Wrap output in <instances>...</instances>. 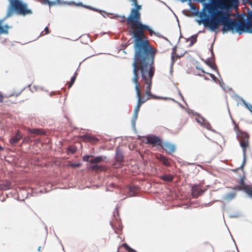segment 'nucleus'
Listing matches in <instances>:
<instances>
[{"label": "nucleus", "mask_w": 252, "mask_h": 252, "mask_svg": "<svg viewBox=\"0 0 252 252\" xmlns=\"http://www.w3.org/2000/svg\"><path fill=\"white\" fill-rule=\"evenodd\" d=\"M134 30L131 34L134 38L135 54L132 63L133 69L140 70L142 81L148 84L147 94H149V88L153 78L155 67L154 65L155 58L157 50L151 46L145 31H148L152 36L154 32L148 26L141 22L135 25Z\"/></svg>", "instance_id": "obj_1"}, {"label": "nucleus", "mask_w": 252, "mask_h": 252, "mask_svg": "<svg viewBox=\"0 0 252 252\" xmlns=\"http://www.w3.org/2000/svg\"><path fill=\"white\" fill-rule=\"evenodd\" d=\"M208 10L209 13L212 14L211 18H206L208 17L206 12H201L199 16L201 19L198 21L199 25L202 24L205 27H208L211 31L215 32L219 28V26L221 25L223 26L222 32L223 34L229 31L233 32L235 29L236 32H239V34L245 30L247 31V23L238 22L236 20L230 19L228 12L217 10L211 5H209Z\"/></svg>", "instance_id": "obj_2"}, {"label": "nucleus", "mask_w": 252, "mask_h": 252, "mask_svg": "<svg viewBox=\"0 0 252 252\" xmlns=\"http://www.w3.org/2000/svg\"><path fill=\"white\" fill-rule=\"evenodd\" d=\"M140 73V70L136 69V68L133 69V76L131 79V81L135 84V90L136 91V96L138 98L137 104L134 109V114L132 119V121L134 123H135V121L137 120L138 118V113L140 111V109L142 104L145 102L147 100L150 99V97L152 96V94L151 92L152 82L151 83V85L150 86L149 88L150 93L149 94H147L148 84L145 83L144 81H142V78H141V83L142 86H143L144 87L145 86L146 87L145 94L146 95H147V97H145L142 96L140 84L138 81L139 79ZM141 78H142V76ZM152 80V79H151V80Z\"/></svg>", "instance_id": "obj_3"}, {"label": "nucleus", "mask_w": 252, "mask_h": 252, "mask_svg": "<svg viewBox=\"0 0 252 252\" xmlns=\"http://www.w3.org/2000/svg\"><path fill=\"white\" fill-rule=\"evenodd\" d=\"M10 4L7 12V17L11 16L15 11L19 14L26 15L31 14L32 11L27 8L26 4L24 3L20 0H10Z\"/></svg>", "instance_id": "obj_4"}, {"label": "nucleus", "mask_w": 252, "mask_h": 252, "mask_svg": "<svg viewBox=\"0 0 252 252\" xmlns=\"http://www.w3.org/2000/svg\"><path fill=\"white\" fill-rule=\"evenodd\" d=\"M234 129L237 131V136L239 140L241 147L243 149L244 160L243 163L241 166V168L243 169L246 162V151L249 148V135L246 132L241 131L239 129L238 126H235Z\"/></svg>", "instance_id": "obj_5"}, {"label": "nucleus", "mask_w": 252, "mask_h": 252, "mask_svg": "<svg viewBox=\"0 0 252 252\" xmlns=\"http://www.w3.org/2000/svg\"><path fill=\"white\" fill-rule=\"evenodd\" d=\"M135 7L131 9L128 16V21L132 22L134 25L141 22V14L139 10L141 9V5L137 4V0L133 2Z\"/></svg>", "instance_id": "obj_6"}, {"label": "nucleus", "mask_w": 252, "mask_h": 252, "mask_svg": "<svg viewBox=\"0 0 252 252\" xmlns=\"http://www.w3.org/2000/svg\"><path fill=\"white\" fill-rule=\"evenodd\" d=\"M146 140V144H150L152 148L155 147L158 149L161 147L162 142V140L159 137L153 135H148Z\"/></svg>", "instance_id": "obj_7"}, {"label": "nucleus", "mask_w": 252, "mask_h": 252, "mask_svg": "<svg viewBox=\"0 0 252 252\" xmlns=\"http://www.w3.org/2000/svg\"><path fill=\"white\" fill-rule=\"evenodd\" d=\"M237 2V0H217L216 5L221 9L229 10Z\"/></svg>", "instance_id": "obj_8"}, {"label": "nucleus", "mask_w": 252, "mask_h": 252, "mask_svg": "<svg viewBox=\"0 0 252 252\" xmlns=\"http://www.w3.org/2000/svg\"><path fill=\"white\" fill-rule=\"evenodd\" d=\"M124 156L123 154V152L122 150L119 147H117L116 149V153H115V161L116 162L119 163V165L117 166V163H114L113 164V166L114 168H118L121 166V164L124 161Z\"/></svg>", "instance_id": "obj_9"}, {"label": "nucleus", "mask_w": 252, "mask_h": 252, "mask_svg": "<svg viewBox=\"0 0 252 252\" xmlns=\"http://www.w3.org/2000/svg\"><path fill=\"white\" fill-rule=\"evenodd\" d=\"M161 148L164 149L165 152L169 155L175 152L176 150V146L170 142H162L161 146Z\"/></svg>", "instance_id": "obj_10"}, {"label": "nucleus", "mask_w": 252, "mask_h": 252, "mask_svg": "<svg viewBox=\"0 0 252 252\" xmlns=\"http://www.w3.org/2000/svg\"><path fill=\"white\" fill-rule=\"evenodd\" d=\"M22 93V91H13L9 94H5L3 95L2 93L0 92V103L4 102V100L5 99H8L9 97H18Z\"/></svg>", "instance_id": "obj_11"}, {"label": "nucleus", "mask_w": 252, "mask_h": 252, "mask_svg": "<svg viewBox=\"0 0 252 252\" xmlns=\"http://www.w3.org/2000/svg\"><path fill=\"white\" fill-rule=\"evenodd\" d=\"M82 140L84 142L95 144L99 141V139L94 135L87 134L81 136Z\"/></svg>", "instance_id": "obj_12"}, {"label": "nucleus", "mask_w": 252, "mask_h": 252, "mask_svg": "<svg viewBox=\"0 0 252 252\" xmlns=\"http://www.w3.org/2000/svg\"><path fill=\"white\" fill-rule=\"evenodd\" d=\"M111 225L115 230V232L117 234H119L120 231L122 229L121 222L117 219H113L111 222Z\"/></svg>", "instance_id": "obj_13"}, {"label": "nucleus", "mask_w": 252, "mask_h": 252, "mask_svg": "<svg viewBox=\"0 0 252 252\" xmlns=\"http://www.w3.org/2000/svg\"><path fill=\"white\" fill-rule=\"evenodd\" d=\"M156 158L161 162L164 165L171 166L170 159L161 154H158L156 157Z\"/></svg>", "instance_id": "obj_14"}, {"label": "nucleus", "mask_w": 252, "mask_h": 252, "mask_svg": "<svg viewBox=\"0 0 252 252\" xmlns=\"http://www.w3.org/2000/svg\"><path fill=\"white\" fill-rule=\"evenodd\" d=\"M191 190L192 195L194 198H197L204 191L199 185H195L192 187Z\"/></svg>", "instance_id": "obj_15"}, {"label": "nucleus", "mask_w": 252, "mask_h": 252, "mask_svg": "<svg viewBox=\"0 0 252 252\" xmlns=\"http://www.w3.org/2000/svg\"><path fill=\"white\" fill-rule=\"evenodd\" d=\"M23 134L22 133L18 130L16 133V134L12 136L9 140V142L11 145L12 146H15L16 144H17L19 140L22 138Z\"/></svg>", "instance_id": "obj_16"}, {"label": "nucleus", "mask_w": 252, "mask_h": 252, "mask_svg": "<svg viewBox=\"0 0 252 252\" xmlns=\"http://www.w3.org/2000/svg\"><path fill=\"white\" fill-rule=\"evenodd\" d=\"M128 16L126 18L125 16H119L118 17V19L122 23H125L126 22V24L129 25L130 27V33H131V31L134 30L135 28V25H134L132 22H130L128 21Z\"/></svg>", "instance_id": "obj_17"}, {"label": "nucleus", "mask_w": 252, "mask_h": 252, "mask_svg": "<svg viewBox=\"0 0 252 252\" xmlns=\"http://www.w3.org/2000/svg\"><path fill=\"white\" fill-rule=\"evenodd\" d=\"M12 185L10 181H4L0 183V189L2 190L9 189L11 188Z\"/></svg>", "instance_id": "obj_18"}, {"label": "nucleus", "mask_w": 252, "mask_h": 252, "mask_svg": "<svg viewBox=\"0 0 252 252\" xmlns=\"http://www.w3.org/2000/svg\"><path fill=\"white\" fill-rule=\"evenodd\" d=\"M28 131L31 134L42 135L45 134V132L42 129L40 128H28Z\"/></svg>", "instance_id": "obj_19"}, {"label": "nucleus", "mask_w": 252, "mask_h": 252, "mask_svg": "<svg viewBox=\"0 0 252 252\" xmlns=\"http://www.w3.org/2000/svg\"><path fill=\"white\" fill-rule=\"evenodd\" d=\"M106 159V157L101 156L95 157L93 159L90 160V162L92 164H95L100 162L101 161H104Z\"/></svg>", "instance_id": "obj_20"}, {"label": "nucleus", "mask_w": 252, "mask_h": 252, "mask_svg": "<svg viewBox=\"0 0 252 252\" xmlns=\"http://www.w3.org/2000/svg\"><path fill=\"white\" fill-rule=\"evenodd\" d=\"M11 28L10 27L7 25H5L4 26H2V21H0V34L8 33V30Z\"/></svg>", "instance_id": "obj_21"}, {"label": "nucleus", "mask_w": 252, "mask_h": 252, "mask_svg": "<svg viewBox=\"0 0 252 252\" xmlns=\"http://www.w3.org/2000/svg\"><path fill=\"white\" fill-rule=\"evenodd\" d=\"M160 178L164 181L171 182L173 180L174 177L171 174H164L161 176Z\"/></svg>", "instance_id": "obj_22"}, {"label": "nucleus", "mask_w": 252, "mask_h": 252, "mask_svg": "<svg viewBox=\"0 0 252 252\" xmlns=\"http://www.w3.org/2000/svg\"><path fill=\"white\" fill-rule=\"evenodd\" d=\"M128 189L129 195L134 196L136 192L139 189V188L136 186H130L129 187Z\"/></svg>", "instance_id": "obj_23"}, {"label": "nucleus", "mask_w": 252, "mask_h": 252, "mask_svg": "<svg viewBox=\"0 0 252 252\" xmlns=\"http://www.w3.org/2000/svg\"><path fill=\"white\" fill-rule=\"evenodd\" d=\"M104 168H105L104 166H101V165H99L97 164H94V165H92L90 166V168L92 170H94L96 171H102V170H104Z\"/></svg>", "instance_id": "obj_24"}, {"label": "nucleus", "mask_w": 252, "mask_h": 252, "mask_svg": "<svg viewBox=\"0 0 252 252\" xmlns=\"http://www.w3.org/2000/svg\"><path fill=\"white\" fill-rule=\"evenodd\" d=\"M240 186L238 187V189L239 190H244L245 188H248L249 186L245 184L244 179L243 178H241L240 182H239Z\"/></svg>", "instance_id": "obj_25"}, {"label": "nucleus", "mask_w": 252, "mask_h": 252, "mask_svg": "<svg viewBox=\"0 0 252 252\" xmlns=\"http://www.w3.org/2000/svg\"><path fill=\"white\" fill-rule=\"evenodd\" d=\"M202 122H201L200 120H198V122L200 123L202 125H203L205 127H206L208 129H210L211 126V125L208 122H206L203 118L201 119Z\"/></svg>", "instance_id": "obj_26"}, {"label": "nucleus", "mask_w": 252, "mask_h": 252, "mask_svg": "<svg viewBox=\"0 0 252 252\" xmlns=\"http://www.w3.org/2000/svg\"><path fill=\"white\" fill-rule=\"evenodd\" d=\"M9 98L10 97H9L8 99H4V102H3V103H4V104L7 105H10L11 104H15L17 103V101L16 100L13 101L11 99H9Z\"/></svg>", "instance_id": "obj_27"}, {"label": "nucleus", "mask_w": 252, "mask_h": 252, "mask_svg": "<svg viewBox=\"0 0 252 252\" xmlns=\"http://www.w3.org/2000/svg\"><path fill=\"white\" fill-rule=\"evenodd\" d=\"M122 247H124L128 252H136L135 250L131 248L128 245H127L126 243L123 244Z\"/></svg>", "instance_id": "obj_28"}, {"label": "nucleus", "mask_w": 252, "mask_h": 252, "mask_svg": "<svg viewBox=\"0 0 252 252\" xmlns=\"http://www.w3.org/2000/svg\"><path fill=\"white\" fill-rule=\"evenodd\" d=\"M183 56L182 55L181 56H179L177 55L176 53L173 52L172 54V63H174L175 62V60H177L178 59L180 58L181 57Z\"/></svg>", "instance_id": "obj_29"}, {"label": "nucleus", "mask_w": 252, "mask_h": 252, "mask_svg": "<svg viewBox=\"0 0 252 252\" xmlns=\"http://www.w3.org/2000/svg\"><path fill=\"white\" fill-rule=\"evenodd\" d=\"M245 188V192H246L250 197H252V187L249 186L248 188Z\"/></svg>", "instance_id": "obj_30"}, {"label": "nucleus", "mask_w": 252, "mask_h": 252, "mask_svg": "<svg viewBox=\"0 0 252 252\" xmlns=\"http://www.w3.org/2000/svg\"><path fill=\"white\" fill-rule=\"evenodd\" d=\"M197 35H193L189 39V40L190 41V46L192 45L196 42L197 41Z\"/></svg>", "instance_id": "obj_31"}, {"label": "nucleus", "mask_w": 252, "mask_h": 252, "mask_svg": "<svg viewBox=\"0 0 252 252\" xmlns=\"http://www.w3.org/2000/svg\"><path fill=\"white\" fill-rule=\"evenodd\" d=\"M77 73H74L73 76L71 78L70 82L68 83V88H70L74 83L76 78Z\"/></svg>", "instance_id": "obj_32"}, {"label": "nucleus", "mask_w": 252, "mask_h": 252, "mask_svg": "<svg viewBox=\"0 0 252 252\" xmlns=\"http://www.w3.org/2000/svg\"><path fill=\"white\" fill-rule=\"evenodd\" d=\"M247 32L252 33V21H248L247 22Z\"/></svg>", "instance_id": "obj_33"}, {"label": "nucleus", "mask_w": 252, "mask_h": 252, "mask_svg": "<svg viewBox=\"0 0 252 252\" xmlns=\"http://www.w3.org/2000/svg\"><path fill=\"white\" fill-rule=\"evenodd\" d=\"M31 141V140L29 137H25L23 139V143H29Z\"/></svg>", "instance_id": "obj_34"}, {"label": "nucleus", "mask_w": 252, "mask_h": 252, "mask_svg": "<svg viewBox=\"0 0 252 252\" xmlns=\"http://www.w3.org/2000/svg\"><path fill=\"white\" fill-rule=\"evenodd\" d=\"M91 157H93V156H88V155L85 156L83 157V160L85 161H89L90 162L89 158Z\"/></svg>", "instance_id": "obj_35"}, {"label": "nucleus", "mask_w": 252, "mask_h": 252, "mask_svg": "<svg viewBox=\"0 0 252 252\" xmlns=\"http://www.w3.org/2000/svg\"><path fill=\"white\" fill-rule=\"evenodd\" d=\"M44 31L45 32V33H44V32H42L40 33L41 36L44 35L49 33V30L48 27H46L44 29Z\"/></svg>", "instance_id": "obj_36"}, {"label": "nucleus", "mask_w": 252, "mask_h": 252, "mask_svg": "<svg viewBox=\"0 0 252 252\" xmlns=\"http://www.w3.org/2000/svg\"><path fill=\"white\" fill-rule=\"evenodd\" d=\"M245 106L252 113V105L245 103Z\"/></svg>", "instance_id": "obj_37"}, {"label": "nucleus", "mask_w": 252, "mask_h": 252, "mask_svg": "<svg viewBox=\"0 0 252 252\" xmlns=\"http://www.w3.org/2000/svg\"><path fill=\"white\" fill-rule=\"evenodd\" d=\"M81 164L80 163H71L70 164V166L71 167H78L79 166H81Z\"/></svg>", "instance_id": "obj_38"}, {"label": "nucleus", "mask_w": 252, "mask_h": 252, "mask_svg": "<svg viewBox=\"0 0 252 252\" xmlns=\"http://www.w3.org/2000/svg\"><path fill=\"white\" fill-rule=\"evenodd\" d=\"M209 74L210 75L211 77L213 79H215L216 78L214 75H213L212 74Z\"/></svg>", "instance_id": "obj_39"}, {"label": "nucleus", "mask_w": 252, "mask_h": 252, "mask_svg": "<svg viewBox=\"0 0 252 252\" xmlns=\"http://www.w3.org/2000/svg\"><path fill=\"white\" fill-rule=\"evenodd\" d=\"M207 64L211 66L213 69H214V67L210 64V63H207Z\"/></svg>", "instance_id": "obj_40"}, {"label": "nucleus", "mask_w": 252, "mask_h": 252, "mask_svg": "<svg viewBox=\"0 0 252 252\" xmlns=\"http://www.w3.org/2000/svg\"><path fill=\"white\" fill-rule=\"evenodd\" d=\"M41 250V246H39L38 248V251L40 252Z\"/></svg>", "instance_id": "obj_41"}, {"label": "nucleus", "mask_w": 252, "mask_h": 252, "mask_svg": "<svg viewBox=\"0 0 252 252\" xmlns=\"http://www.w3.org/2000/svg\"><path fill=\"white\" fill-rule=\"evenodd\" d=\"M3 148L1 146H0V151L3 150Z\"/></svg>", "instance_id": "obj_42"}, {"label": "nucleus", "mask_w": 252, "mask_h": 252, "mask_svg": "<svg viewBox=\"0 0 252 252\" xmlns=\"http://www.w3.org/2000/svg\"><path fill=\"white\" fill-rule=\"evenodd\" d=\"M192 8H193V9H195V6H192Z\"/></svg>", "instance_id": "obj_43"}, {"label": "nucleus", "mask_w": 252, "mask_h": 252, "mask_svg": "<svg viewBox=\"0 0 252 252\" xmlns=\"http://www.w3.org/2000/svg\"><path fill=\"white\" fill-rule=\"evenodd\" d=\"M133 2H135L136 0H131Z\"/></svg>", "instance_id": "obj_44"}, {"label": "nucleus", "mask_w": 252, "mask_h": 252, "mask_svg": "<svg viewBox=\"0 0 252 252\" xmlns=\"http://www.w3.org/2000/svg\"><path fill=\"white\" fill-rule=\"evenodd\" d=\"M47 1L48 2V3L50 2V1L48 0H47Z\"/></svg>", "instance_id": "obj_45"}]
</instances>
